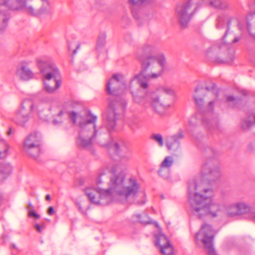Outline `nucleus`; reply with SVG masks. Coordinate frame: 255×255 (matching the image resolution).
Here are the masks:
<instances>
[{"instance_id":"obj_16","label":"nucleus","mask_w":255,"mask_h":255,"mask_svg":"<svg viewBox=\"0 0 255 255\" xmlns=\"http://www.w3.org/2000/svg\"><path fill=\"white\" fill-rule=\"evenodd\" d=\"M201 172L203 178L209 176V178L214 180L221 176L220 166L218 165L213 166L210 162H206L202 165Z\"/></svg>"},{"instance_id":"obj_6","label":"nucleus","mask_w":255,"mask_h":255,"mask_svg":"<svg viewBox=\"0 0 255 255\" xmlns=\"http://www.w3.org/2000/svg\"><path fill=\"white\" fill-rule=\"evenodd\" d=\"M208 2L210 5L219 9H224L227 6L226 3L221 0H187L180 3L176 7V15L181 26L186 27L197 8Z\"/></svg>"},{"instance_id":"obj_32","label":"nucleus","mask_w":255,"mask_h":255,"mask_svg":"<svg viewBox=\"0 0 255 255\" xmlns=\"http://www.w3.org/2000/svg\"><path fill=\"white\" fill-rule=\"evenodd\" d=\"M227 101L232 107H235L240 101V99L235 98L232 96H229L227 97Z\"/></svg>"},{"instance_id":"obj_34","label":"nucleus","mask_w":255,"mask_h":255,"mask_svg":"<svg viewBox=\"0 0 255 255\" xmlns=\"http://www.w3.org/2000/svg\"><path fill=\"white\" fill-rule=\"evenodd\" d=\"M28 216L29 217H33L35 219H39L40 218L39 215L37 214L34 210L29 209L28 210Z\"/></svg>"},{"instance_id":"obj_2","label":"nucleus","mask_w":255,"mask_h":255,"mask_svg":"<svg viewBox=\"0 0 255 255\" xmlns=\"http://www.w3.org/2000/svg\"><path fill=\"white\" fill-rule=\"evenodd\" d=\"M113 173L107 189L87 188L85 193L90 201L97 205L105 206L118 199L123 202L143 205L145 202V194L140 191V185L133 178L126 179L123 172H118V166L108 167Z\"/></svg>"},{"instance_id":"obj_7","label":"nucleus","mask_w":255,"mask_h":255,"mask_svg":"<svg viewBox=\"0 0 255 255\" xmlns=\"http://www.w3.org/2000/svg\"><path fill=\"white\" fill-rule=\"evenodd\" d=\"M195 94L193 95L195 103L198 108V112L188 120V125L191 127H194L198 124L202 122L203 125L209 129H215L218 127V121L216 119H212L210 120L208 118L212 114L214 102H209L208 109L205 111L204 109V101L203 98L200 97L199 94L203 93V89L199 90L197 87L194 90Z\"/></svg>"},{"instance_id":"obj_4","label":"nucleus","mask_w":255,"mask_h":255,"mask_svg":"<svg viewBox=\"0 0 255 255\" xmlns=\"http://www.w3.org/2000/svg\"><path fill=\"white\" fill-rule=\"evenodd\" d=\"M126 87L125 79L120 74H114L107 84V93L115 96L114 99L110 100L108 105L106 124L109 131L114 130L120 115L123 113L127 106L126 99L119 96L124 93Z\"/></svg>"},{"instance_id":"obj_31","label":"nucleus","mask_w":255,"mask_h":255,"mask_svg":"<svg viewBox=\"0 0 255 255\" xmlns=\"http://www.w3.org/2000/svg\"><path fill=\"white\" fill-rule=\"evenodd\" d=\"M151 138L157 142L159 146H162L164 144L163 139L161 134L153 133L151 135Z\"/></svg>"},{"instance_id":"obj_41","label":"nucleus","mask_w":255,"mask_h":255,"mask_svg":"<svg viewBox=\"0 0 255 255\" xmlns=\"http://www.w3.org/2000/svg\"><path fill=\"white\" fill-rule=\"evenodd\" d=\"M241 93L244 96L247 95V93H248L247 91L246 90H242Z\"/></svg>"},{"instance_id":"obj_45","label":"nucleus","mask_w":255,"mask_h":255,"mask_svg":"<svg viewBox=\"0 0 255 255\" xmlns=\"http://www.w3.org/2000/svg\"><path fill=\"white\" fill-rule=\"evenodd\" d=\"M42 1H43V2H45L47 4H48V2L47 0H41Z\"/></svg>"},{"instance_id":"obj_10","label":"nucleus","mask_w":255,"mask_h":255,"mask_svg":"<svg viewBox=\"0 0 255 255\" xmlns=\"http://www.w3.org/2000/svg\"><path fill=\"white\" fill-rule=\"evenodd\" d=\"M37 66L42 76L44 89L48 93H54L61 84L59 69L54 63L42 60L38 61Z\"/></svg>"},{"instance_id":"obj_40","label":"nucleus","mask_w":255,"mask_h":255,"mask_svg":"<svg viewBox=\"0 0 255 255\" xmlns=\"http://www.w3.org/2000/svg\"><path fill=\"white\" fill-rule=\"evenodd\" d=\"M29 209L34 210V207L33 206V205H32V204L31 203H29L28 205V208H27L28 211L29 210Z\"/></svg>"},{"instance_id":"obj_26","label":"nucleus","mask_w":255,"mask_h":255,"mask_svg":"<svg viewBox=\"0 0 255 255\" xmlns=\"http://www.w3.org/2000/svg\"><path fill=\"white\" fill-rule=\"evenodd\" d=\"M8 148L6 141L0 139V158H4L7 156Z\"/></svg>"},{"instance_id":"obj_43","label":"nucleus","mask_w":255,"mask_h":255,"mask_svg":"<svg viewBox=\"0 0 255 255\" xmlns=\"http://www.w3.org/2000/svg\"><path fill=\"white\" fill-rule=\"evenodd\" d=\"M40 226H41V228L44 230L45 228V223H43Z\"/></svg>"},{"instance_id":"obj_36","label":"nucleus","mask_w":255,"mask_h":255,"mask_svg":"<svg viewBox=\"0 0 255 255\" xmlns=\"http://www.w3.org/2000/svg\"><path fill=\"white\" fill-rule=\"evenodd\" d=\"M206 89L208 91L212 92V93H214L215 92V85L213 84L211 87H207Z\"/></svg>"},{"instance_id":"obj_38","label":"nucleus","mask_w":255,"mask_h":255,"mask_svg":"<svg viewBox=\"0 0 255 255\" xmlns=\"http://www.w3.org/2000/svg\"><path fill=\"white\" fill-rule=\"evenodd\" d=\"M54 213V209L53 207L52 206H50L49 207L48 210V214L49 215H52Z\"/></svg>"},{"instance_id":"obj_14","label":"nucleus","mask_w":255,"mask_h":255,"mask_svg":"<svg viewBox=\"0 0 255 255\" xmlns=\"http://www.w3.org/2000/svg\"><path fill=\"white\" fill-rule=\"evenodd\" d=\"M110 150L118 155L122 161H128L131 157V151L123 140L113 141L110 143Z\"/></svg>"},{"instance_id":"obj_18","label":"nucleus","mask_w":255,"mask_h":255,"mask_svg":"<svg viewBox=\"0 0 255 255\" xmlns=\"http://www.w3.org/2000/svg\"><path fill=\"white\" fill-rule=\"evenodd\" d=\"M227 22L228 28L224 34V35L223 38V40L224 41V43L225 44L227 43L228 44L231 43H235L238 42L240 40V38L239 37H234L233 39H231L229 41H226L225 39L228 35H230L231 36H233V34L231 33L229 31V26L230 24V21L229 19H226L222 16H219L217 19V23L216 24V27L218 29L222 28L225 25V22Z\"/></svg>"},{"instance_id":"obj_12","label":"nucleus","mask_w":255,"mask_h":255,"mask_svg":"<svg viewBox=\"0 0 255 255\" xmlns=\"http://www.w3.org/2000/svg\"><path fill=\"white\" fill-rule=\"evenodd\" d=\"M215 233L210 225L205 224L201 227L195 236L197 244H203L208 255H216L213 244Z\"/></svg>"},{"instance_id":"obj_13","label":"nucleus","mask_w":255,"mask_h":255,"mask_svg":"<svg viewBox=\"0 0 255 255\" xmlns=\"http://www.w3.org/2000/svg\"><path fill=\"white\" fill-rule=\"evenodd\" d=\"M41 133L34 131L29 134L25 139L23 148L30 156L36 158L40 152Z\"/></svg>"},{"instance_id":"obj_39","label":"nucleus","mask_w":255,"mask_h":255,"mask_svg":"<svg viewBox=\"0 0 255 255\" xmlns=\"http://www.w3.org/2000/svg\"><path fill=\"white\" fill-rule=\"evenodd\" d=\"M247 28H248V30L249 32L250 33V34L252 35V36L253 37L255 38V34H254L252 32V31L251 30V28H250V24L249 23H248V24H247Z\"/></svg>"},{"instance_id":"obj_23","label":"nucleus","mask_w":255,"mask_h":255,"mask_svg":"<svg viewBox=\"0 0 255 255\" xmlns=\"http://www.w3.org/2000/svg\"><path fill=\"white\" fill-rule=\"evenodd\" d=\"M68 119L71 124L75 126L80 125V116L78 112L75 111H69L67 112Z\"/></svg>"},{"instance_id":"obj_33","label":"nucleus","mask_w":255,"mask_h":255,"mask_svg":"<svg viewBox=\"0 0 255 255\" xmlns=\"http://www.w3.org/2000/svg\"><path fill=\"white\" fill-rule=\"evenodd\" d=\"M64 114L65 112L63 110H60L57 115V118H59V119H55L53 121V124L56 125L61 124L63 122L62 119Z\"/></svg>"},{"instance_id":"obj_9","label":"nucleus","mask_w":255,"mask_h":255,"mask_svg":"<svg viewBox=\"0 0 255 255\" xmlns=\"http://www.w3.org/2000/svg\"><path fill=\"white\" fill-rule=\"evenodd\" d=\"M0 32L5 30L7 26L10 15L7 9L12 10H22L32 16H37L42 11L35 10L31 5L27 4L26 0H0Z\"/></svg>"},{"instance_id":"obj_42","label":"nucleus","mask_w":255,"mask_h":255,"mask_svg":"<svg viewBox=\"0 0 255 255\" xmlns=\"http://www.w3.org/2000/svg\"><path fill=\"white\" fill-rule=\"evenodd\" d=\"M45 199L46 200L49 201L51 199L50 196L49 194L46 195Z\"/></svg>"},{"instance_id":"obj_37","label":"nucleus","mask_w":255,"mask_h":255,"mask_svg":"<svg viewBox=\"0 0 255 255\" xmlns=\"http://www.w3.org/2000/svg\"><path fill=\"white\" fill-rule=\"evenodd\" d=\"M105 173H101L97 180V184L98 185L102 182V177Z\"/></svg>"},{"instance_id":"obj_44","label":"nucleus","mask_w":255,"mask_h":255,"mask_svg":"<svg viewBox=\"0 0 255 255\" xmlns=\"http://www.w3.org/2000/svg\"><path fill=\"white\" fill-rule=\"evenodd\" d=\"M2 202V195L0 194V205L1 204Z\"/></svg>"},{"instance_id":"obj_3","label":"nucleus","mask_w":255,"mask_h":255,"mask_svg":"<svg viewBox=\"0 0 255 255\" xmlns=\"http://www.w3.org/2000/svg\"><path fill=\"white\" fill-rule=\"evenodd\" d=\"M188 201L192 214L198 218L204 216L211 218L218 217L221 214L220 204L213 198L214 192L210 187L201 179H193L188 182Z\"/></svg>"},{"instance_id":"obj_11","label":"nucleus","mask_w":255,"mask_h":255,"mask_svg":"<svg viewBox=\"0 0 255 255\" xmlns=\"http://www.w3.org/2000/svg\"><path fill=\"white\" fill-rule=\"evenodd\" d=\"M225 213L229 217L246 216L255 221V211L246 201H238L229 204L226 207Z\"/></svg>"},{"instance_id":"obj_21","label":"nucleus","mask_w":255,"mask_h":255,"mask_svg":"<svg viewBox=\"0 0 255 255\" xmlns=\"http://www.w3.org/2000/svg\"><path fill=\"white\" fill-rule=\"evenodd\" d=\"M131 221L133 223H139L142 225H146L152 223L151 219L145 213H136L131 217Z\"/></svg>"},{"instance_id":"obj_49","label":"nucleus","mask_w":255,"mask_h":255,"mask_svg":"<svg viewBox=\"0 0 255 255\" xmlns=\"http://www.w3.org/2000/svg\"><path fill=\"white\" fill-rule=\"evenodd\" d=\"M76 143H77V144L78 145V139L76 140Z\"/></svg>"},{"instance_id":"obj_46","label":"nucleus","mask_w":255,"mask_h":255,"mask_svg":"<svg viewBox=\"0 0 255 255\" xmlns=\"http://www.w3.org/2000/svg\"><path fill=\"white\" fill-rule=\"evenodd\" d=\"M12 247L13 248H14L15 249H17V248L16 247V246L15 245H12Z\"/></svg>"},{"instance_id":"obj_1","label":"nucleus","mask_w":255,"mask_h":255,"mask_svg":"<svg viewBox=\"0 0 255 255\" xmlns=\"http://www.w3.org/2000/svg\"><path fill=\"white\" fill-rule=\"evenodd\" d=\"M141 64L140 73L135 75L130 81L129 89L134 102L145 107V100H149L155 112L163 115L165 111L170 106L169 101L174 95V90L166 86H159L155 91L148 93L149 81L159 77L163 71L165 64L164 56H146L144 59L139 57Z\"/></svg>"},{"instance_id":"obj_24","label":"nucleus","mask_w":255,"mask_h":255,"mask_svg":"<svg viewBox=\"0 0 255 255\" xmlns=\"http://www.w3.org/2000/svg\"><path fill=\"white\" fill-rule=\"evenodd\" d=\"M11 166L8 164L0 165V180H3L11 172Z\"/></svg>"},{"instance_id":"obj_48","label":"nucleus","mask_w":255,"mask_h":255,"mask_svg":"<svg viewBox=\"0 0 255 255\" xmlns=\"http://www.w3.org/2000/svg\"><path fill=\"white\" fill-rule=\"evenodd\" d=\"M75 202V204L78 206V205H79L78 202L76 201Z\"/></svg>"},{"instance_id":"obj_28","label":"nucleus","mask_w":255,"mask_h":255,"mask_svg":"<svg viewBox=\"0 0 255 255\" xmlns=\"http://www.w3.org/2000/svg\"><path fill=\"white\" fill-rule=\"evenodd\" d=\"M141 50L144 54L148 55L154 53L156 48L154 45L147 43L143 45Z\"/></svg>"},{"instance_id":"obj_17","label":"nucleus","mask_w":255,"mask_h":255,"mask_svg":"<svg viewBox=\"0 0 255 255\" xmlns=\"http://www.w3.org/2000/svg\"><path fill=\"white\" fill-rule=\"evenodd\" d=\"M184 137L182 130L177 133L169 136L166 141V145L168 150L175 152L180 149V140Z\"/></svg>"},{"instance_id":"obj_22","label":"nucleus","mask_w":255,"mask_h":255,"mask_svg":"<svg viewBox=\"0 0 255 255\" xmlns=\"http://www.w3.org/2000/svg\"><path fill=\"white\" fill-rule=\"evenodd\" d=\"M131 5V11L133 16L135 19H138L139 16L137 13V8L144 3H146L147 0H128Z\"/></svg>"},{"instance_id":"obj_15","label":"nucleus","mask_w":255,"mask_h":255,"mask_svg":"<svg viewBox=\"0 0 255 255\" xmlns=\"http://www.w3.org/2000/svg\"><path fill=\"white\" fill-rule=\"evenodd\" d=\"M155 238V246L158 248L163 255H172L173 253V247L162 233H159L154 235Z\"/></svg>"},{"instance_id":"obj_29","label":"nucleus","mask_w":255,"mask_h":255,"mask_svg":"<svg viewBox=\"0 0 255 255\" xmlns=\"http://www.w3.org/2000/svg\"><path fill=\"white\" fill-rule=\"evenodd\" d=\"M106 38L105 33H102L99 36L97 40V49H100L104 46L106 42Z\"/></svg>"},{"instance_id":"obj_5","label":"nucleus","mask_w":255,"mask_h":255,"mask_svg":"<svg viewBox=\"0 0 255 255\" xmlns=\"http://www.w3.org/2000/svg\"><path fill=\"white\" fill-rule=\"evenodd\" d=\"M51 101V98L48 97H43L36 104L30 99H24L15 112L14 122L23 126L35 112L40 119L47 121L50 112L49 104Z\"/></svg>"},{"instance_id":"obj_35","label":"nucleus","mask_w":255,"mask_h":255,"mask_svg":"<svg viewBox=\"0 0 255 255\" xmlns=\"http://www.w3.org/2000/svg\"><path fill=\"white\" fill-rule=\"evenodd\" d=\"M34 227L35 228L37 232L41 233L43 231V229L41 228V226H40L38 224H35L34 225Z\"/></svg>"},{"instance_id":"obj_19","label":"nucleus","mask_w":255,"mask_h":255,"mask_svg":"<svg viewBox=\"0 0 255 255\" xmlns=\"http://www.w3.org/2000/svg\"><path fill=\"white\" fill-rule=\"evenodd\" d=\"M16 74L24 81H28L34 76V73L28 67L26 62L21 63L20 67L16 70Z\"/></svg>"},{"instance_id":"obj_25","label":"nucleus","mask_w":255,"mask_h":255,"mask_svg":"<svg viewBox=\"0 0 255 255\" xmlns=\"http://www.w3.org/2000/svg\"><path fill=\"white\" fill-rule=\"evenodd\" d=\"M139 123V120L136 117L130 118L128 121V126L134 132L140 128Z\"/></svg>"},{"instance_id":"obj_20","label":"nucleus","mask_w":255,"mask_h":255,"mask_svg":"<svg viewBox=\"0 0 255 255\" xmlns=\"http://www.w3.org/2000/svg\"><path fill=\"white\" fill-rule=\"evenodd\" d=\"M173 163V159L171 156H168L165 157L163 161L161 162L160 168L158 173L159 175L164 178L168 176V170Z\"/></svg>"},{"instance_id":"obj_27","label":"nucleus","mask_w":255,"mask_h":255,"mask_svg":"<svg viewBox=\"0 0 255 255\" xmlns=\"http://www.w3.org/2000/svg\"><path fill=\"white\" fill-rule=\"evenodd\" d=\"M253 125H255V114L252 119L250 117L248 119L244 120L241 123V127L244 129H248Z\"/></svg>"},{"instance_id":"obj_8","label":"nucleus","mask_w":255,"mask_h":255,"mask_svg":"<svg viewBox=\"0 0 255 255\" xmlns=\"http://www.w3.org/2000/svg\"><path fill=\"white\" fill-rule=\"evenodd\" d=\"M97 116L87 109L81 111V146L91 149L94 140L99 135L97 129Z\"/></svg>"},{"instance_id":"obj_30","label":"nucleus","mask_w":255,"mask_h":255,"mask_svg":"<svg viewBox=\"0 0 255 255\" xmlns=\"http://www.w3.org/2000/svg\"><path fill=\"white\" fill-rule=\"evenodd\" d=\"M80 46V44L79 43H75L74 42H72L68 45V49L70 51H72L71 56L72 58L77 53L78 49Z\"/></svg>"},{"instance_id":"obj_47","label":"nucleus","mask_w":255,"mask_h":255,"mask_svg":"<svg viewBox=\"0 0 255 255\" xmlns=\"http://www.w3.org/2000/svg\"><path fill=\"white\" fill-rule=\"evenodd\" d=\"M10 133H11V130H9L8 131V135H10Z\"/></svg>"}]
</instances>
